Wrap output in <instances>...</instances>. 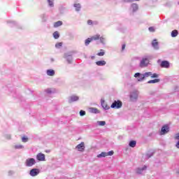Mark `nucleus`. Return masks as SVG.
I'll return each instance as SVG.
<instances>
[{
	"instance_id": "7ed1b4c3",
	"label": "nucleus",
	"mask_w": 179,
	"mask_h": 179,
	"mask_svg": "<svg viewBox=\"0 0 179 179\" xmlns=\"http://www.w3.org/2000/svg\"><path fill=\"white\" fill-rule=\"evenodd\" d=\"M25 164L27 167H31V166L36 164V159H34V158L27 159L25 162Z\"/></svg>"
},
{
	"instance_id": "dca6fc26",
	"label": "nucleus",
	"mask_w": 179,
	"mask_h": 179,
	"mask_svg": "<svg viewBox=\"0 0 179 179\" xmlns=\"http://www.w3.org/2000/svg\"><path fill=\"white\" fill-rule=\"evenodd\" d=\"M146 169H148V166H144L142 169L138 168L137 169L136 173L137 174H142V172L143 171V170H146Z\"/></svg>"
},
{
	"instance_id": "ea45409f",
	"label": "nucleus",
	"mask_w": 179,
	"mask_h": 179,
	"mask_svg": "<svg viewBox=\"0 0 179 179\" xmlns=\"http://www.w3.org/2000/svg\"><path fill=\"white\" fill-rule=\"evenodd\" d=\"M176 148H178V149H179V141L176 144Z\"/></svg>"
},
{
	"instance_id": "b1692460",
	"label": "nucleus",
	"mask_w": 179,
	"mask_h": 179,
	"mask_svg": "<svg viewBox=\"0 0 179 179\" xmlns=\"http://www.w3.org/2000/svg\"><path fill=\"white\" fill-rule=\"evenodd\" d=\"M92 41H93L92 39V38H87V39L85 40V45H89V44H90V43H92Z\"/></svg>"
},
{
	"instance_id": "cd10ccee",
	"label": "nucleus",
	"mask_w": 179,
	"mask_h": 179,
	"mask_svg": "<svg viewBox=\"0 0 179 179\" xmlns=\"http://www.w3.org/2000/svg\"><path fill=\"white\" fill-rule=\"evenodd\" d=\"M98 124L100 127H104V125H106V121H99Z\"/></svg>"
},
{
	"instance_id": "9d476101",
	"label": "nucleus",
	"mask_w": 179,
	"mask_h": 179,
	"mask_svg": "<svg viewBox=\"0 0 179 179\" xmlns=\"http://www.w3.org/2000/svg\"><path fill=\"white\" fill-rule=\"evenodd\" d=\"M167 132H169V126L165 125V126L162 127V130H161V134L164 135V134H167Z\"/></svg>"
},
{
	"instance_id": "72a5a7b5",
	"label": "nucleus",
	"mask_w": 179,
	"mask_h": 179,
	"mask_svg": "<svg viewBox=\"0 0 179 179\" xmlns=\"http://www.w3.org/2000/svg\"><path fill=\"white\" fill-rule=\"evenodd\" d=\"M80 115H81V117H83V115H86V112L84 110H80Z\"/></svg>"
},
{
	"instance_id": "6ab92c4d",
	"label": "nucleus",
	"mask_w": 179,
	"mask_h": 179,
	"mask_svg": "<svg viewBox=\"0 0 179 179\" xmlns=\"http://www.w3.org/2000/svg\"><path fill=\"white\" fill-rule=\"evenodd\" d=\"M53 37L55 38V40L59 38V32L58 31H56L53 33Z\"/></svg>"
},
{
	"instance_id": "ddd939ff",
	"label": "nucleus",
	"mask_w": 179,
	"mask_h": 179,
	"mask_svg": "<svg viewBox=\"0 0 179 179\" xmlns=\"http://www.w3.org/2000/svg\"><path fill=\"white\" fill-rule=\"evenodd\" d=\"M152 47H154L155 50H159V42H157V40L156 39L153 40L152 43Z\"/></svg>"
},
{
	"instance_id": "a19ab883",
	"label": "nucleus",
	"mask_w": 179,
	"mask_h": 179,
	"mask_svg": "<svg viewBox=\"0 0 179 179\" xmlns=\"http://www.w3.org/2000/svg\"><path fill=\"white\" fill-rule=\"evenodd\" d=\"M91 58H92V59H94L95 57L94 56H92Z\"/></svg>"
},
{
	"instance_id": "412c9836",
	"label": "nucleus",
	"mask_w": 179,
	"mask_h": 179,
	"mask_svg": "<svg viewBox=\"0 0 179 179\" xmlns=\"http://www.w3.org/2000/svg\"><path fill=\"white\" fill-rule=\"evenodd\" d=\"M59 26H62V21H57L54 23V27H59Z\"/></svg>"
},
{
	"instance_id": "f03ea898",
	"label": "nucleus",
	"mask_w": 179,
	"mask_h": 179,
	"mask_svg": "<svg viewBox=\"0 0 179 179\" xmlns=\"http://www.w3.org/2000/svg\"><path fill=\"white\" fill-rule=\"evenodd\" d=\"M110 107L111 108H121L122 107V102L121 101H115Z\"/></svg>"
},
{
	"instance_id": "f8f14e48",
	"label": "nucleus",
	"mask_w": 179,
	"mask_h": 179,
	"mask_svg": "<svg viewBox=\"0 0 179 179\" xmlns=\"http://www.w3.org/2000/svg\"><path fill=\"white\" fill-rule=\"evenodd\" d=\"M101 104L103 108H104V110H109L110 109V106H108V105L107 104L106 101L101 100Z\"/></svg>"
},
{
	"instance_id": "f3484780",
	"label": "nucleus",
	"mask_w": 179,
	"mask_h": 179,
	"mask_svg": "<svg viewBox=\"0 0 179 179\" xmlns=\"http://www.w3.org/2000/svg\"><path fill=\"white\" fill-rule=\"evenodd\" d=\"M91 113H94V114H99L100 113V110L96 108H90Z\"/></svg>"
},
{
	"instance_id": "f257e3e1",
	"label": "nucleus",
	"mask_w": 179,
	"mask_h": 179,
	"mask_svg": "<svg viewBox=\"0 0 179 179\" xmlns=\"http://www.w3.org/2000/svg\"><path fill=\"white\" fill-rule=\"evenodd\" d=\"M149 62H150L149 57H143L140 62V68H146L149 65Z\"/></svg>"
},
{
	"instance_id": "39448f33",
	"label": "nucleus",
	"mask_w": 179,
	"mask_h": 179,
	"mask_svg": "<svg viewBox=\"0 0 179 179\" xmlns=\"http://www.w3.org/2000/svg\"><path fill=\"white\" fill-rule=\"evenodd\" d=\"M149 76H152V72H146L144 74H143V76H141V78H138V82H142V80H143V79H145V78H149Z\"/></svg>"
},
{
	"instance_id": "79ce46f5",
	"label": "nucleus",
	"mask_w": 179,
	"mask_h": 179,
	"mask_svg": "<svg viewBox=\"0 0 179 179\" xmlns=\"http://www.w3.org/2000/svg\"><path fill=\"white\" fill-rule=\"evenodd\" d=\"M48 93H51V92H48Z\"/></svg>"
},
{
	"instance_id": "58836bf2",
	"label": "nucleus",
	"mask_w": 179,
	"mask_h": 179,
	"mask_svg": "<svg viewBox=\"0 0 179 179\" xmlns=\"http://www.w3.org/2000/svg\"><path fill=\"white\" fill-rule=\"evenodd\" d=\"M125 47H126V45L125 44H123L122 45V51H124V50H125Z\"/></svg>"
},
{
	"instance_id": "bb28decb",
	"label": "nucleus",
	"mask_w": 179,
	"mask_h": 179,
	"mask_svg": "<svg viewBox=\"0 0 179 179\" xmlns=\"http://www.w3.org/2000/svg\"><path fill=\"white\" fill-rule=\"evenodd\" d=\"M142 76H143V74H141L140 73H136L134 74V78H139V79H142Z\"/></svg>"
},
{
	"instance_id": "c85d7f7f",
	"label": "nucleus",
	"mask_w": 179,
	"mask_h": 179,
	"mask_svg": "<svg viewBox=\"0 0 179 179\" xmlns=\"http://www.w3.org/2000/svg\"><path fill=\"white\" fill-rule=\"evenodd\" d=\"M22 142H24V143H26V142H27V141H29V138L27 136H23L22 138Z\"/></svg>"
},
{
	"instance_id": "7c9ffc66",
	"label": "nucleus",
	"mask_w": 179,
	"mask_h": 179,
	"mask_svg": "<svg viewBox=\"0 0 179 179\" xmlns=\"http://www.w3.org/2000/svg\"><path fill=\"white\" fill-rule=\"evenodd\" d=\"M56 48H59L60 47H62V43H57L55 45Z\"/></svg>"
},
{
	"instance_id": "a211bd4d",
	"label": "nucleus",
	"mask_w": 179,
	"mask_h": 179,
	"mask_svg": "<svg viewBox=\"0 0 179 179\" xmlns=\"http://www.w3.org/2000/svg\"><path fill=\"white\" fill-rule=\"evenodd\" d=\"M106 55V52H104V50L103 49H101L100 52L96 54V55H98V57H103V55Z\"/></svg>"
},
{
	"instance_id": "5701e85b",
	"label": "nucleus",
	"mask_w": 179,
	"mask_h": 179,
	"mask_svg": "<svg viewBox=\"0 0 179 179\" xmlns=\"http://www.w3.org/2000/svg\"><path fill=\"white\" fill-rule=\"evenodd\" d=\"M74 8H76L77 12H79V10H80V3H75Z\"/></svg>"
},
{
	"instance_id": "423d86ee",
	"label": "nucleus",
	"mask_w": 179,
	"mask_h": 179,
	"mask_svg": "<svg viewBox=\"0 0 179 179\" xmlns=\"http://www.w3.org/2000/svg\"><path fill=\"white\" fill-rule=\"evenodd\" d=\"M36 159L39 162H44V160H45V155L40 152L36 155Z\"/></svg>"
},
{
	"instance_id": "e433bc0d",
	"label": "nucleus",
	"mask_w": 179,
	"mask_h": 179,
	"mask_svg": "<svg viewBox=\"0 0 179 179\" xmlns=\"http://www.w3.org/2000/svg\"><path fill=\"white\" fill-rule=\"evenodd\" d=\"M174 138L176 139L177 141H179V133L176 134Z\"/></svg>"
},
{
	"instance_id": "6e6552de",
	"label": "nucleus",
	"mask_w": 179,
	"mask_h": 179,
	"mask_svg": "<svg viewBox=\"0 0 179 179\" xmlns=\"http://www.w3.org/2000/svg\"><path fill=\"white\" fill-rule=\"evenodd\" d=\"M38 169H31L30 171V176H31V177H36V176H38Z\"/></svg>"
},
{
	"instance_id": "4468645a",
	"label": "nucleus",
	"mask_w": 179,
	"mask_h": 179,
	"mask_svg": "<svg viewBox=\"0 0 179 179\" xmlns=\"http://www.w3.org/2000/svg\"><path fill=\"white\" fill-rule=\"evenodd\" d=\"M106 64L107 62L104 60L96 62V65H97V66H104Z\"/></svg>"
},
{
	"instance_id": "473e14b6",
	"label": "nucleus",
	"mask_w": 179,
	"mask_h": 179,
	"mask_svg": "<svg viewBox=\"0 0 179 179\" xmlns=\"http://www.w3.org/2000/svg\"><path fill=\"white\" fill-rule=\"evenodd\" d=\"M151 78H159V75L156 73H153L151 75Z\"/></svg>"
},
{
	"instance_id": "0eeeda50",
	"label": "nucleus",
	"mask_w": 179,
	"mask_h": 179,
	"mask_svg": "<svg viewBox=\"0 0 179 179\" xmlns=\"http://www.w3.org/2000/svg\"><path fill=\"white\" fill-rule=\"evenodd\" d=\"M76 148L78 149V150H79V152H83V150H85V143L81 142L76 146Z\"/></svg>"
},
{
	"instance_id": "1a4fd4ad",
	"label": "nucleus",
	"mask_w": 179,
	"mask_h": 179,
	"mask_svg": "<svg viewBox=\"0 0 179 179\" xmlns=\"http://www.w3.org/2000/svg\"><path fill=\"white\" fill-rule=\"evenodd\" d=\"M161 68H170V63L168 61H162Z\"/></svg>"
},
{
	"instance_id": "f704fd0d",
	"label": "nucleus",
	"mask_w": 179,
	"mask_h": 179,
	"mask_svg": "<svg viewBox=\"0 0 179 179\" xmlns=\"http://www.w3.org/2000/svg\"><path fill=\"white\" fill-rule=\"evenodd\" d=\"M148 30H149V31L154 32V31H155V27H150L148 28Z\"/></svg>"
},
{
	"instance_id": "aec40b11",
	"label": "nucleus",
	"mask_w": 179,
	"mask_h": 179,
	"mask_svg": "<svg viewBox=\"0 0 179 179\" xmlns=\"http://www.w3.org/2000/svg\"><path fill=\"white\" fill-rule=\"evenodd\" d=\"M129 146H130V148H135V146H136V141H130L129 143Z\"/></svg>"
},
{
	"instance_id": "9b49d317",
	"label": "nucleus",
	"mask_w": 179,
	"mask_h": 179,
	"mask_svg": "<svg viewBox=\"0 0 179 179\" xmlns=\"http://www.w3.org/2000/svg\"><path fill=\"white\" fill-rule=\"evenodd\" d=\"M79 100V96L73 95L70 97L69 103H73V101H78Z\"/></svg>"
},
{
	"instance_id": "c756f323",
	"label": "nucleus",
	"mask_w": 179,
	"mask_h": 179,
	"mask_svg": "<svg viewBox=\"0 0 179 179\" xmlns=\"http://www.w3.org/2000/svg\"><path fill=\"white\" fill-rule=\"evenodd\" d=\"M48 4L50 6H54V1H53V0H48Z\"/></svg>"
},
{
	"instance_id": "393cba45",
	"label": "nucleus",
	"mask_w": 179,
	"mask_h": 179,
	"mask_svg": "<svg viewBox=\"0 0 179 179\" xmlns=\"http://www.w3.org/2000/svg\"><path fill=\"white\" fill-rule=\"evenodd\" d=\"M158 82H160V79L150 80L148 83H158Z\"/></svg>"
},
{
	"instance_id": "a878e982",
	"label": "nucleus",
	"mask_w": 179,
	"mask_h": 179,
	"mask_svg": "<svg viewBox=\"0 0 179 179\" xmlns=\"http://www.w3.org/2000/svg\"><path fill=\"white\" fill-rule=\"evenodd\" d=\"M107 157V152H104L97 155V157Z\"/></svg>"
},
{
	"instance_id": "4be33fe9",
	"label": "nucleus",
	"mask_w": 179,
	"mask_h": 179,
	"mask_svg": "<svg viewBox=\"0 0 179 179\" xmlns=\"http://www.w3.org/2000/svg\"><path fill=\"white\" fill-rule=\"evenodd\" d=\"M177 36H178V31H177V30H173V31H172V32H171V36L172 37H177Z\"/></svg>"
},
{
	"instance_id": "4c0bfd02",
	"label": "nucleus",
	"mask_w": 179,
	"mask_h": 179,
	"mask_svg": "<svg viewBox=\"0 0 179 179\" xmlns=\"http://www.w3.org/2000/svg\"><path fill=\"white\" fill-rule=\"evenodd\" d=\"M23 148V145H15V149H22Z\"/></svg>"
},
{
	"instance_id": "c9c22d12",
	"label": "nucleus",
	"mask_w": 179,
	"mask_h": 179,
	"mask_svg": "<svg viewBox=\"0 0 179 179\" xmlns=\"http://www.w3.org/2000/svg\"><path fill=\"white\" fill-rule=\"evenodd\" d=\"M87 24H89V25L93 24V21H92V20H87Z\"/></svg>"
},
{
	"instance_id": "2eb2a0df",
	"label": "nucleus",
	"mask_w": 179,
	"mask_h": 179,
	"mask_svg": "<svg viewBox=\"0 0 179 179\" xmlns=\"http://www.w3.org/2000/svg\"><path fill=\"white\" fill-rule=\"evenodd\" d=\"M47 75L48 76H54V75H55V71L52 69L47 70Z\"/></svg>"
},
{
	"instance_id": "20e7f679",
	"label": "nucleus",
	"mask_w": 179,
	"mask_h": 179,
	"mask_svg": "<svg viewBox=\"0 0 179 179\" xmlns=\"http://www.w3.org/2000/svg\"><path fill=\"white\" fill-rule=\"evenodd\" d=\"M92 41H96L97 40H100L101 43H104V38L101 36L100 34H96L91 37Z\"/></svg>"
},
{
	"instance_id": "2f4dec72",
	"label": "nucleus",
	"mask_w": 179,
	"mask_h": 179,
	"mask_svg": "<svg viewBox=\"0 0 179 179\" xmlns=\"http://www.w3.org/2000/svg\"><path fill=\"white\" fill-rule=\"evenodd\" d=\"M106 153H107V156H113V155H114V151L111 150Z\"/></svg>"
},
{
	"instance_id": "37998d69",
	"label": "nucleus",
	"mask_w": 179,
	"mask_h": 179,
	"mask_svg": "<svg viewBox=\"0 0 179 179\" xmlns=\"http://www.w3.org/2000/svg\"><path fill=\"white\" fill-rule=\"evenodd\" d=\"M136 1H139V0H136Z\"/></svg>"
}]
</instances>
